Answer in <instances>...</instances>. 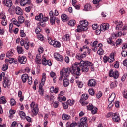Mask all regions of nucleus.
<instances>
[{"label": "nucleus", "instance_id": "obj_37", "mask_svg": "<svg viewBox=\"0 0 127 127\" xmlns=\"http://www.w3.org/2000/svg\"><path fill=\"white\" fill-rule=\"evenodd\" d=\"M13 51L12 50V49H11L8 52H7L6 54V57H12V56H13Z\"/></svg>", "mask_w": 127, "mask_h": 127}, {"label": "nucleus", "instance_id": "obj_25", "mask_svg": "<svg viewBox=\"0 0 127 127\" xmlns=\"http://www.w3.org/2000/svg\"><path fill=\"white\" fill-rule=\"evenodd\" d=\"M62 118L64 121H68V120L71 119V116L68 114H63L62 116Z\"/></svg>", "mask_w": 127, "mask_h": 127}, {"label": "nucleus", "instance_id": "obj_10", "mask_svg": "<svg viewBox=\"0 0 127 127\" xmlns=\"http://www.w3.org/2000/svg\"><path fill=\"white\" fill-rule=\"evenodd\" d=\"M30 108L31 109L32 113H33L34 116H36L39 112L38 105L37 104H35L34 102H32L30 104Z\"/></svg>", "mask_w": 127, "mask_h": 127}, {"label": "nucleus", "instance_id": "obj_15", "mask_svg": "<svg viewBox=\"0 0 127 127\" xmlns=\"http://www.w3.org/2000/svg\"><path fill=\"white\" fill-rule=\"evenodd\" d=\"M112 119L115 123H119L120 122V115L117 113H113L112 114Z\"/></svg>", "mask_w": 127, "mask_h": 127}, {"label": "nucleus", "instance_id": "obj_38", "mask_svg": "<svg viewBox=\"0 0 127 127\" xmlns=\"http://www.w3.org/2000/svg\"><path fill=\"white\" fill-rule=\"evenodd\" d=\"M17 51L19 54H22L23 53V49L22 47L17 46Z\"/></svg>", "mask_w": 127, "mask_h": 127}, {"label": "nucleus", "instance_id": "obj_20", "mask_svg": "<svg viewBox=\"0 0 127 127\" xmlns=\"http://www.w3.org/2000/svg\"><path fill=\"white\" fill-rule=\"evenodd\" d=\"M2 3L7 7H11L12 6V1L11 0H4L3 1Z\"/></svg>", "mask_w": 127, "mask_h": 127}, {"label": "nucleus", "instance_id": "obj_33", "mask_svg": "<svg viewBox=\"0 0 127 127\" xmlns=\"http://www.w3.org/2000/svg\"><path fill=\"white\" fill-rule=\"evenodd\" d=\"M59 90V88H58V87L54 88V87L52 86L50 88V92L51 93H55V94H57Z\"/></svg>", "mask_w": 127, "mask_h": 127}, {"label": "nucleus", "instance_id": "obj_16", "mask_svg": "<svg viewBox=\"0 0 127 127\" xmlns=\"http://www.w3.org/2000/svg\"><path fill=\"white\" fill-rule=\"evenodd\" d=\"M101 31H106L110 28V24L108 23L102 24L100 27Z\"/></svg>", "mask_w": 127, "mask_h": 127}, {"label": "nucleus", "instance_id": "obj_31", "mask_svg": "<svg viewBox=\"0 0 127 127\" xmlns=\"http://www.w3.org/2000/svg\"><path fill=\"white\" fill-rule=\"evenodd\" d=\"M35 61H36V63H37L38 64H41V57H40V54H37L36 55Z\"/></svg>", "mask_w": 127, "mask_h": 127}, {"label": "nucleus", "instance_id": "obj_6", "mask_svg": "<svg viewBox=\"0 0 127 127\" xmlns=\"http://www.w3.org/2000/svg\"><path fill=\"white\" fill-rule=\"evenodd\" d=\"M88 119L87 117H83L80 119V121L77 123L76 122H73L70 125L73 124L74 127H76V126H78L79 127H88Z\"/></svg>", "mask_w": 127, "mask_h": 127}, {"label": "nucleus", "instance_id": "obj_28", "mask_svg": "<svg viewBox=\"0 0 127 127\" xmlns=\"http://www.w3.org/2000/svg\"><path fill=\"white\" fill-rule=\"evenodd\" d=\"M116 98V94L115 93H112L109 98H108V102H114V100Z\"/></svg>", "mask_w": 127, "mask_h": 127}, {"label": "nucleus", "instance_id": "obj_62", "mask_svg": "<svg viewBox=\"0 0 127 127\" xmlns=\"http://www.w3.org/2000/svg\"><path fill=\"white\" fill-rule=\"evenodd\" d=\"M25 119H26V121H27V122H28V123H32V120H31V118H30V117L25 116Z\"/></svg>", "mask_w": 127, "mask_h": 127}, {"label": "nucleus", "instance_id": "obj_58", "mask_svg": "<svg viewBox=\"0 0 127 127\" xmlns=\"http://www.w3.org/2000/svg\"><path fill=\"white\" fill-rule=\"evenodd\" d=\"M121 55L122 56H123V57H126V56H127V52L125 50H123L121 53Z\"/></svg>", "mask_w": 127, "mask_h": 127}, {"label": "nucleus", "instance_id": "obj_50", "mask_svg": "<svg viewBox=\"0 0 127 127\" xmlns=\"http://www.w3.org/2000/svg\"><path fill=\"white\" fill-rule=\"evenodd\" d=\"M97 53L99 55H103V54H104V50H103L102 48H98Z\"/></svg>", "mask_w": 127, "mask_h": 127}, {"label": "nucleus", "instance_id": "obj_13", "mask_svg": "<svg viewBox=\"0 0 127 127\" xmlns=\"http://www.w3.org/2000/svg\"><path fill=\"white\" fill-rule=\"evenodd\" d=\"M97 85V81L94 78H91L88 81L87 85L91 88H95Z\"/></svg>", "mask_w": 127, "mask_h": 127}, {"label": "nucleus", "instance_id": "obj_5", "mask_svg": "<svg viewBox=\"0 0 127 127\" xmlns=\"http://www.w3.org/2000/svg\"><path fill=\"white\" fill-rule=\"evenodd\" d=\"M80 24L77 26V32H81L82 31H86L88 30V21L86 20H81L80 22Z\"/></svg>", "mask_w": 127, "mask_h": 127}, {"label": "nucleus", "instance_id": "obj_2", "mask_svg": "<svg viewBox=\"0 0 127 127\" xmlns=\"http://www.w3.org/2000/svg\"><path fill=\"white\" fill-rule=\"evenodd\" d=\"M72 69L71 68H63L62 70L60 72L61 76L62 77L64 76V79L63 81V84L64 87H68L70 84L69 79H68L70 73H72Z\"/></svg>", "mask_w": 127, "mask_h": 127}, {"label": "nucleus", "instance_id": "obj_46", "mask_svg": "<svg viewBox=\"0 0 127 127\" xmlns=\"http://www.w3.org/2000/svg\"><path fill=\"white\" fill-rule=\"evenodd\" d=\"M38 25H40V26H42V27H45L46 24L45 23V22H43V21L40 20V21L38 24Z\"/></svg>", "mask_w": 127, "mask_h": 127}, {"label": "nucleus", "instance_id": "obj_7", "mask_svg": "<svg viewBox=\"0 0 127 127\" xmlns=\"http://www.w3.org/2000/svg\"><path fill=\"white\" fill-rule=\"evenodd\" d=\"M46 74L45 73L43 74L42 78V82L43 83H41L39 85V94L40 96H44V89H43V86H44V82L46 80Z\"/></svg>", "mask_w": 127, "mask_h": 127}, {"label": "nucleus", "instance_id": "obj_19", "mask_svg": "<svg viewBox=\"0 0 127 127\" xmlns=\"http://www.w3.org/2000/svg\"><path fill=\"white\" fill-rule=\"evenodd\" d=\"M13 9H14L16 14L18 15H22V14H23V11H22L21 8L19 7H14Z\"/></svg>", "mask_w": 127, "mask_h": 127}, {"label": "nucleus", "instance_id": "obj_40", "mask_svg": "<svg viewBox=\"0 0 127 127\" xmlns=\"http://www.w3.org/2000/svg\"><path fill=\"white\" fill-rule=\"evenodd\" d=\"M61 18L63 21H68V16L65 14L62 15Z\"/></svg>", "mask_w": 127, "mask_h": 127}, {"label": "nucleus", "instance_id": "obj_8", "mask_svg": "<svg viewBox=\"0 0 127 127\" xmlns=\"http://www.w3.org/2000/svg\"><path fill=\"white\" fill-rule=\"evenodd\" d=\"M49 15L50 22L51 25L55 24V21H56L57 24H59V23H60V20L59 18L54 17V13L53 12V11H51L49 12Z\"/></svg>", "mask_w": 127, "mask_h": 127}, {"label": "nucleus", "instance_id": "obj_18", "mask_svg": "<svg viewBox=\"0 0 127 127\" xmlns=\"http://www.w3.org/2000/svg\"><path fill=\"white\" fill-rule=\"evenodd\" d=\"M27 60V59L25 56H23L18 57V61L19 62V63H21V64H25V63H26Z\"/></svg>", "mask_w": 127, "mask_h": 127}, {"label": "nucleus", "instance_id": "obj_47", "mask_svg": "<svg viewBox=\"0 0 127 127\" xmlns=\"http://www.w3.org/2000/svg\"><path fill=\"white\" fill-rule=\"evenodd\" d=\"M75 23H76V21L75 20H71L68 23V25L70 26H74Z\"/></svg>", "mask_w": 127, "mask_h": 127}, {"label": "nucleus", "instance_id": "obj_22", "mask_svg": "<svg viewBox=\"0 0 127 127\" xmlns=\"http://www.w3.org/2000/svg\"><path fill=\"white\" fill-rule=\"evenodd\" d=\"M98 43H99L98 41H95L92 44V49L93 51H94V52H96V51L98 50V47L97 46Z\"/></svg>", "mask_w": 127, "mask_h": 127}, {"label": "nucleus", "instance_id": "obj_36", "mask_svg": "<svg viewBox=\"0 0 127 127\" xmlns=\"http://www.w3.org/2000/svg\"><path fill=\"white\" fill-rule=\"evenodd\" d=\"M24 17L22 16H19L18 18V21L20 24H21L24 22Z\"/></svg>", "mask_w": 127, "mask_h": 127}, {"label": "nucleus", "instance_id": "obj_59", "mask_svg": "<svg viewBox=\"0 0 127 127\" xmlns=\"http://www.w3.org/2000/svg\"><path fill=\"white\" fill-rule=\"evenodd\" d=\"M41 32V29L39 27H37L35 30V32L36 34H39Z\"/></svg>", "mask_w": 127, "mask_h": 127}, {"label": "nucleus", "instance_id": "obj_61", "mask_svg": "<svg viewBox=\"0 0 127 127\" xmlns=\"http://www.w3.org/2000/svg\"><path fill=\"white\" fill-rule=\"evenodd\" d=\"M28 84L29 85H32V77H30L28 79Z\"/></svg>", "mask_w": 127, "mask_h": 127}, {"label": "nucleus", "instance_id": "obj_29", "mask_svg": "<svg viewBox=\"0 0 127 127\" xmlns=\"http://www.w3.org/2000/svg\"><path fill=\"white\" fill-rule=\"evenodd\" d=\"M87 46L86 45H84L80 49L79 51L80 52H82V51H83V54H85L86 56V54H87Z\"/></svg>", "mask_w": 127, "mask_h": 127}, {"label": "nucleus", "instance_id": "obj_60", "mask_svg": "<svg viewBox=\"0 0 127 127\" xmlns=\"http://www.w3.org/2000/svg\"><path fill=\"white\" fill-rule=\"evenodd\" d=\"M12 28H13V24L11 23L9 25V32L10 33H12L13 31H12Z\"/></svg>", "mask_w": 127, "mask_h": 127}, {"label": "nucleus", "instance_id": "obj_11", "mask_svg": "<svg viewBox=\"0 0 127 127\" xmlns=\"http://www.w3.org/2000/svg\"><path fill=\"white\" fill-rule=\"evenodd\" d=\"M109 77H113L114 79H118L119 78V72L117 70L114 71H113V69H111L109 72Z\"/></svg>", "mask_w": 127, "mask_h": 127}, {"label": "nucleus", "instance_id": "obj_35", "mask_svg": "<svg viewBox=\"0 0 127 127\" xmlns=\"http://www.w3.org/2000/svg\"><path fill=\"white\" fill-rule=\"evenodd\" d=\"M89 98V96H88V94H83L81 96V98L80 99V101H86V100H88V98Z\"/></svg>", "mask_w": 127, "mask_h": 127}, {"label": "nucleus", "instance_id": "obj_9", "mask_svg": "<svg viewBox=\"0 0 127 127\" xmlns=\"http://www.w3.org/2000/svg\"><path fill=\"white\" fill-rule=\"evenodd\" d=\"M48 42H49L50 45H53L54 47L55 48H59L61 47V44L58 41H56L55 40H52L51 38L49 37L48 38Z\"/></svg>", "mask_w": 127, "mask_h": 127}, {"label": "nucleus", "instance_id": "obj_57", "mask_svg": "<svg viewBox=\"0 0 127 127\" xmlns=\"http://www.w3.org/2000/svg\"><path fill=\"white\" fill-rule=\"evenodd\" d=\"M50 77L51 78H56V73L53 71H51L50 72Z\"/></svg>", "mask_w": 127, "mask_h": 127}, {"label": "nucleus", "instance_id": "obj_51", "mask_svg": "<svg viewBox=\"0 0 127 127\" xmlns=\"http://www.w3.org/2000/svg\"><path fill=\"white\" fill-rule=\"evenodd\" d=\"M63 107L65 110H67L69 108V105L67 102L63 103Z\"/></svg>", "mask_w": 127, "mask_h": 127}, {"label": "nucleus", "instance_id": "obj_41", "mask_svg": "<svg viewBox=\"0 0 127 127\" xmlns=\"http://www.w3.org/2000/svg\"><path fill=\"white\" fill-rule=\"evenodd\" d=\"M63 39L64 40V41H67V40H69V39H70V35L66 34L63 37Z\"/></svg>", "mask_w": 127, "mask_h": 127}, {"label": "nucleus", "instance_id": "obj_54", "mask_svg": "<svg viewBox=\"0 0 127 127\" xmlns=\"http://www.w3.org/2000/svg\"><path fill=\"white\" fill-rule=\"evenodd\" d=\"M88 92H89V95H91V96H94V95L95 94V91L93 89H90L88 90Z\"/></svg>", "mask_w": 127, "mask_h": 127}, {"label": "nucleus", "instance_id": "obj_53", "mask_svg": "<svg viewBox=\"0 0 127 127\" xmlns=\"http://www.w3.org/2000/svg\"><path fill=\"white\" fill-rule=\"evenodd\" d=\"M120 67V64H119V61H116L115 62H114V68H116V69H118Z\"/></svg>", "mask_w": 127, "mask_h": 127}, {"label": "nucleus", "instance_id": "obj_17", "mask_svg": "<svg viewBox=\"0 0 127 127\" xmlns=\"http://www.w3.org/2000/svg\"><path fill=\"white\" fill-rule=\"evenodd\" d=\"M54 57H55V59H56L58 61L62 62L63 60H64L63 57L58 53H55L54 54Z\"/></svg>", "mask_w": 127, "mask_h": 127}, {"label": "nucleus", "instance_id": "obj_14", "mask_svg": "<svg viewBox=\"0 0 127 127\" xmlns=\"http://www.w3.org/2000/svg\"><path fill=\"white\" fill-rule=\"evenodd\" d=\"M42 64L44 65V66H49L50 67L52 66V63H51V61L50 60H46L45 57H44L42 61Z\"/></svg>", "mask_w": 127, "mask_h": 127}, {"label": "nucleus", "instance_id": "obj_32", "mask_svg": "<svg viewBox=\"0 0 127 127\" xmlns=\"http://www.w3.org/2000/svg\"><path fill=\"white\" fill-rule=\"evenodd\" d=\"M6 103H7V101H6L5 96H2L0 98V104L4 105V104H6Z\"/></svg>", "mask_w": 127, "mask_h": 127}, {"label": "nucleus", "instance_id": "obj_23", "mask_svg": "<svg viewBox=\"0 0 127 127\" xmlns=\"http://www.w3.org/2000/svg\"><path fill=\"white\" fill-rule=\"evenodd\" d=\"M29 77L28 76V74H24L21 76V79L23 83L25 84V83H26V81L28 80V78Z\"/></svg>", "mask_w": 127, "mask_h": 127}, {"label": "nucleus", "instance_id": "obj_63", "mask_svg": "<svg viewBox=\"0 0 127 127\" xmlns=\"http://www.w3.org/2000/svg\"><path fill=\"white\" fill-rule=\"evenodd\" d=\"M1 24L3 26H5L6 25H7V21L5 19L1 21Z\"/></svg>", "mask_w": 127, "mask_h": 127}, {"label": "nucleus", "instance_id": "obj_12", "mask_svg": "<svg viewBox=\"0 0 127 127\" xmlns=\"http://www.w3.org/2000/svg\"><path fill=\"white\" fill-rule=\"evenodd\" d=\"M87 109L88 111H91L92 115H95L97 113V110L98 109L97 107H94L92 103H90L88 106H87Z\"/></svg>", "mask_w": 127, "mask_h": 127}, {"label": "nucleus", "instance_id": "obj_21", "mask_svg": "<svg viewBox=\"0 0 127 127\" xmlns=\"http://www.w3.org/2000/svg\"><path fill=\"white\" fill-rule=\"evenodd\" d=\"M30 3V0H21L20 2V4L21 6H25L26 4H28L29 5Z\"/></svg>", "mask_w": 127, "mask_h": 127}, {"label": "nucleus", "instance_id": "obj_45", "mask_svg": "<svg viewBox=\"0 0 127 127\" xmlns=\"http://www.w3.org/2000/svg\"><path fill=\"white\" fill-rule=\"evenodd\" d=\"M76 83L78 85V88H83V86H84V84H83V82L81 81H79V80L76 81Z\"/></svg>", "mask_w": 127, "mask_h": 127}, {"label": "nucleus", "instance_id": "obj_44", "mask_svg": "<svg viewBox=\"0 0 127 127\" xmlns=\"http://www.w3.org/2000/svg\"><path fill=\"white\" fill-rule=\"evenodd\" d=\"M8 69V64H4L2 68V71H6Z\"/></svg>", "mask_w": 127, "mask_h": 127}, {"label": "nucleus", "instance_id": "obj_26", "mask_svg": "<svg viewBox=\"0 0 127 127\" xmlns=\"http://www.w3.org/2000/svg\"><path fill=\"white\" fill-rule=\"evenodd\" d=\"M92 9V6H91V4L90 3H87L84 6V10L85 11H91Z\"/></svg>", "mask_w": 127, "mask_h": 127}, {"label": "nucleus", "instance_id": "obj_42", "mask_svg": "<svg viewBox=\"0 0 127 127\" xmlns=\"http://www.w3.org/2000/svg\"><path fill=\"white\" fill-rule=\"evenodd\" d=\"M10 105L12 106H15L16 105V101L14 98H11L10 99Z\"/></svg>", "mask_w": 127, "mask_h": 127}, {"label": "nucleus", "instance_id": "obj_24", "mask_svg": "<svg viewBox=\"0 0 127 127\" xmlns=\"http://www.w3.org/2000/svg\"><path fill=\"white\" fill-rule=\"evenodd\" d=\"M86 57V55L85 54H79L77 53L76 55V59H78V60H81L83 59V58H85Z\"/></svg>", "mask_w": 127, "mask_h": 127}, {"label": "nucleus", "instance_id": "obj_52", "mask_svg": "<svg viewBox=\"0 0 127 127\" xmlns=\"http://www.w3.org/2000/svg\"><path fill=\"white\" fill-rule=\"evenodd\" d=\"M116 87H117V82H114L110 84L111 89H114V88H116Z\"/></svg>", "mask_w": 127, "mask_h": 127}, {"label": "nucleus", "instance_id": "obj_1", "mask_svg": "<svg viewBox=\"0 0 127 127\" xmlns=\"http://www.w3.org/2000/svg\"><path fill=\"white\" fill-rule=\"evenodd\" d=\"M93 64L91 62L88 61L81 60L80 62H76L73 64L71 67V74L72 75H76L77 76H80L81 75V70L82 72L87 73L89 71V66H93Z\"/></svg>", "mask_w": 127, "mask_h": 127}, {"label": "nucleus", "instance_id": "obj_39", "mask_svg": "<svg viewBox=\"0 0 127 127\" xmlns=\"http://www.w3.org/2000/svg\"><path fill=\"white\" fill-rule=\"evenodd\" d=\"M12 22H13V24L16 25V26H17L18 27H19V26H20V24H19V22L17 21V20H16V19H12Z\"/></svg>", "mask_w": 127, "mask_h": 127}, {"label": "nucleus", "instance_id": "obj_30", "mask_svg": "<svg viewBox=\"0 0 127 127\" xmlns=\"http://www.w3.org/2000/svg\"><path fill=\"white\" fill-rule=\"evenodd\" d=\"M114 61H115L114 53H112L111 54H110L109 57H108V62H109V63H112V62H114Z\"/></svg>", "mask_w": 127, "mask_h": 127}, {"label": "nucleus", "instance_id": "obj_48", "mask_svg": "<svg viewBox=\"0 0 127 127\" xmlns=\"http://www.w3.org/2000/svg\"><path fill=\"white\" fill-rule=\"evenodd\" d=\"M43 16L42 13H40L39 15L36 16L35 19L36 20H40L42 19Z\"/></svg>", "mask_w": 127, "mask_h": 127}, {"label": "nucleus", "instance_id": "obj_49", "mask_svg": "<svg viewBox=\"0 0 127 127\" xmlns=\"http://www.w3.org/2000/svg\"><path fill=\"white\" fill-rule=\"evenodd\" d=\"M122 42H123V40L121 39H118L115 42L116 46H118V45H120Z\"/></svg>", "mask_w": 127, "mask_h": 127}, {"label": "nucleus", "instance_id": "obj_55", "mask_svg": "<svg viewBox=\"0 0 127 127\" xmlns=\"http://www.w3.org/2000/svg\"><path fill=\"white\" fill-rule=\"evenodd\" d=\"M19 115L20 117H21V118H23L24 117H26L25 113H24V112H23V111L19 112Z\"/></svg>", "mask_w": 127, "mask_h": 127}, {"label": "nucleus", "instance_id": "obj_64", "mask_svg": "<svg viewBox=\"0 0 127 127\" xmlns=\"http://www.w3.org/2000/svg\"><path fill=\"white\" fill-rule=\"evenodd\" d=\"M0 19H3V20L6 18V16H5L3 13L1 14L0 15Z\"/></svg>", "mask_w": 127, "mask_h": 127}, {"label": "nucleus", "instance_id": "obj_56", "mask_svg": "<svg viewBox=\"0 0 127 127\" xmlns=\"http://www.w3.org/2000/svg\"><path fill=\"white\" fill-rule=\"evenodd\" d=\"M114 104L116 108H117V109H119V108H120V101H116L114 103Z\"/></svg>", "mask_w": 127, "mask_h": 127}, {"label": "nucleus", "instance_id": "obj_4", "mask_svg": "<svg viewBox=\"0 0 127 127\" xmlns=\"http://www.w3.org/2000/svg\"><path fill=\"white\" fill-rule=\"evenodd\" d=\"M113 22L116 26L115 29L116 30H122L123 31V35H126V33H127V27L126 26H124L123 27V22H120V21H115Z\"/></svg>", "mask_w": 127, "mask_h": 127}, {"label": "nucleus", "instance_id": "obj_3", "mask_svg": "<svg viewBox=\"0 0 127 127\" xmlns=\"http://www.w3.org/2000/svg\"><path fill=\"white\" fill-rule=\"evenodd\" d=\"M3 79V87L4 88H6L7 87L8 89H10V80L7 76H5V73L4 72H2L1 74L0 75V82Z\"/></svg>", "mask_w": 127, "mask_h": 127}, {"label": "nucleus", "instance_id": "obj_34", "mask_svg": "<svg viewBox=\"0 0 127 127\" xmlns=\"http://www.w3.org/2000/svg\"><path fill=\"white\" fill-rule=\"evenodd\" d=\"M18 96L19 98H20V102H23V100H24V96H22V91H21V90L18 91Z\"/></svg>", "mask_w": 127, "mask_h": 127}, {"label": "nucleus", "instance_id": "obj_27", "mask_svg": "<svg viewBox=\"0 0 127 127\" xmlns=\"http://www.w3.org/2000/svg\"><path fill=\"white\" fill-rule=\"evenodd\" d=\"M107 42L108 43V44L112 45V46L116 45V43L113 41V38L111 37L108 38L107 39Z\"/></svg>", "mask_w": 127, "mask_h": 127}, {"label": "nucleus", "instance_id": "obj_43", "mask_svg": "<svg viewBox=\"0 0 127 127\" xmlns=\"http://www.w3.org/2000/svg\"><path fill=\"white\" fill-rule=\"evenodd\" d=\"M66 103H67V104L69 106H73V105L75 104L74 100L71 99L67 100Z\"/></svg>", "mask_w": 127, "mask_h": 127}]
</instances>
